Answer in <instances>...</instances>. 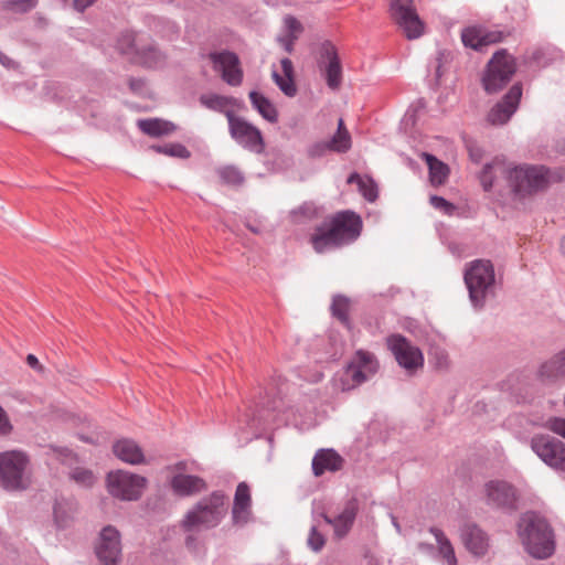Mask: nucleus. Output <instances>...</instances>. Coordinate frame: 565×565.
Masks as SVG:
<instances>
[{
    "label": "nucleus",
    "mask_w": 565,
    "mask_h": 565,
    "mask_svg": "<svg viewBox=\"0 0 565 565\" xmlns=\"http://www.w3.org/2000/svg\"><path fill=\"white\" fill-rule=\"evenodd\" d=\"M225 514V497L221 491H214L185 513L181 526L185 532L210 530L217 526Z\"/></svg>",
    "instance_id": "5"
},
{
    "label": "nucleus",
    "mask_w": 565,
    "mask_h": 565,
    "mask_svg": "<svg viewBox=\"0 0 565 565\" xmlns=\"http://www.w3.org/2000/svg\"><path fill=\"white\" fill-rule=\"evenodd\" d=\"M362 231L360 215L341 211L324 220L310 236L312 248L318 254L338 249L358 239Z\"/></svg>",
    "instance_id": "2"
},
{
    "label": "nucleus",
    "mask_w": 565,
    "mask_h": 565,
    "mask_svg": "<svg viewBox=\"0 0 565 565\" xmlns=\"http://www.w3.org/2000/svg\"><path fill=\"white\" fill-rule=\"evenodd\" d=\"M532 450L550 467L565 470V445L550 435H536L531 439Z\"/></svg>",
    "instance_id": "12"
},
{
    "label": "nucleus",
    "mask_w": 565,
    "mask_h": 565,
    "mask_svg": "<svg viewBox=\"0 0 565 565\" xmlns=\"http://www.w3.org/2000/svg\"><path fill=\"white\" fill-rule=\"evenodd\" d=\"M487 501L493 507L510 508L515 501L514 488L502 480H491L486 483Z\"/></svg>",
    "instance_id": "19"
},
{
    "label": "nucleus",
    "mask_w": 565,
    "mask_h": 565,
    "mask_svg": "<svg viewBox=\"0 0 565 565\" xmlns=\"http://www.w3.org/2000/svg\"><path fill=\"white\" fill-rule=\"evenodd\" d=\"M129 85L132 90H138L141 87L142 82L140 79H130Z\"/></svg>",
    "instance_id": "56"
},
{
    "label": "nucleus",
    "mask_w": 565,
    "mask_h": 565,
    "mask_svg": "<svg viewBox=\"0 0 565 565\" xmlns=\"http://www.w3.org/2000/svg\"><path fill=\"white\" fill-rule=\"evenodd\" d=\"M153 149L170 157L188 159L190 158V151L181 143H168L164 146H154Z\"/></svg>",
    "instance_id": "38"
},
{
    "label": "nucleus",
    "mask_w": 565,
    "mask_h": 565,
    "mask_svg": "<svg viewBox=\"0 0 565 565\" xmlns=\"http://www.w3.org/2000/svg\"><path fill=\"white\" fill-rule=\"evenodd\" d=\"M146 482V478L121 470L109 472L107 477L109 493L126 501L138 500L142 494Z\"/></svg>",
    "instance_id": "9"
},
{
    "label": "nucleus",
    "mask_w": 565,
    "mask_h": 565,
    "mask_svg": "<svg viewBox=\"0 0 565 565\" xmlns=\"http://www.w3.org/2000/svg\"><path fill=\"white\" fill-rule=\"evenodd\" d=\"M200 103L210 110L224 114L227 119L228 114L235 115L232 109L235 104V99L233 97L218 94H203L200 96Z\"/></svg>",
    "instance_id": "29"
},
{
    "label": "nucleus",
    "mask_w": 565,
    "mask_h": 565,
    "mask_svg": "<svg viewBox=\"0 0 565 565\" xmlns=\"http://www.w3.org/2000/svg\"><path fill=\"white\" fill-rule=\"evenodd\" d=\"M468 152H469L470 159L473 162H476V163H479L482 160V158H483V150H482V148H480L476 143L468 145Z\"/></svg>",
    "instance_id": "51"
},
{
    "label": "nucleus",
    "mask_w": 565,
    "mask_h": 565,
    "mask_svg": "<svg viewBox=\"0 0 565 565\" xmlns=\"http://www.w3.org/2000/svg\"><path fill=\"white\" fill-rule=\"evenodd\" d=\"M429 532L436 540L439 555L446 561L448 565H457L455 550L445 533L438 527H430Z\"/></svg>",
    "instance_id": "33"
},
{
    "label": "nucleus",
    "mask_w": 565,
    "mask_h": 565,
    "mask_svg": "<svg viewBox=\"0 0 565 565\" xmlns=\"http://www.w3.org/2000/svg\"><path fill=\"white\" fill-rule=\"evenodd\" d=\"M435 365L443 370L449 365L448 354L444 350H436L434 352Z\"/></svg>",
    "instance_id": "50"
},
{
    "label": "nucleus",
    "mask_w": 565,
    "mask_h": 565,
    "mask_svg": "<svg viewBox=\"0 0 565 565\" xmlns=\"http://www.w3.org/2000/svg\"><path fill=\"white\" fill-rule=\"evenodd\" d=\"M10 62V58L0 52V63L4 66H7Z\"/></svg>",
    "instance_id": "57"
},
{
    "label": "nucleus",
    "mask_w": 565,
    "mask_h": 565,
    "mask_svg": "<svg viewBox=\"0 0 565 565\" xmlns=\"http://www.w3.org/2000/svg\"><path fill=\"white\" fill-rule=\"evenodd\" d=\"M231 137L244 149L260 154L265 150V141L260 130L246 119L228 114Z\"/></svg>",
    "instance_id": "10"
},
{
    "label": "nucleus",
    "mask_w": 565,
    "mask_h": 565,
    "mask_svg": "<svg viewBox=\"0 0 565 565\" xmlns=\"http://www.w3.org/2000/svg\"><path fill=\"white\" fill-rule=\"evenodd\" d=\"M499 175L504 177L509 185V193L514 199H523L545 189L550 181V171L543 166H514L509 167L500 158L484 164L479 179L484 191H491L497 184Z\"/></svg>",
    "instance_id": "1"
},
{
    "label": "nucleus",
    "mask_w": 565,
    "mask_h": 565,
    "mask_svg": "<svg viewBox=\"0 0 565 565\" xmlns=\"http://www.w3.org/2000/svg\"><path fill=\"white\" fill-rule=\"evenodd\" d=\"M298 35L296 34H287L278 39L279 43L284 46L287 53H291L294 50V43L297 40Z\"/></svg>",
    "instance_id": "52"
},
{
    "label": "nucleus",
    "mask_w": 565,
    "mask_h": 565,
    "mask_svg": "<svg viewBox=\"0 0 565 565\" xmlns=\"http://www.w3.org/2000/svg\"><path fill=\"white\" fill-rule=\"evenodd\" d=\"M97 0H73V8L78 12H84L88 7L93 6Z\"/></svg>",
    "instance_id": "53"
},
{
    "label": "nucleus",
    "mask_w": 565,
    "mask_h": 565,
    "mask_svg": "<svg viewBox=\"0 0 565 565\" xmlns=\"http://www.w3.org/2000/svg\"><path fill=\"white\" fill-rule=\"evenodd\" d=\"M391 519H392V523H393L394 527L397 530V532H401V525L397 522V519L393 514L391 515Z\"/></svg>",
    "instance_id": "58"
},
{
    "label": "nucleus",
    "mask_w": 565,
    "mask_h": 565,
    "mask_svg": "<svg viewBox=\"0 0 565 565\" xmlns=\"http://www.w3.org/2000/svg\"><path fill=\"white\" fill-rule=\"evenodd\" d=\"M379 363L373 353L359 350L352 363L344 372L345 380H351L352 384L343 386L342 390H350L365 382L370 376L377 372Z\"/></svg>",
    "instance_id": "15"
},
{
    "label": "nucleus",
    "mask_w": 565,
    "mask_h": 565,
    "mask_svg": "<svg viewBox=\"0 0 565 565\" xmlns=\"http://www.w3.org/2000/svg\"><path fill=\"white\" fill-rule=\"evenodd\" d=\"M38 0H8L3 2V8L17 13H25L35 8Z\"/></svg>",
    "instance_id": "41"
},
{
    "label": "nucleus",
    "mask_w": 565,
    "mask_h": 565,
    "mask_svg": "<svg viewBox=\"0 0 565 565\" xmlns=\"http://www.w3.org/2000/svg\"><path fill=\"white\" fill-rule=\"evenodd\" d=\"M71 478L83 487H92L95 482V477L90 470L84 468H76L72 471Z\"/></svg>",
    "instance_id": "42"
},
{
    "label": "nucleus",
    "mask_w": 565,
    "mask_h": 565,
    "mask_svg": "<svg viewBox=\"0 0 565 565\" xmlns=\"http://www.w3.org/2000/svg\"><path fill=\"white\" fill-rule=\"evenodd\" d=\"M503 38L500 31H486L482 29V49L490 44L499 43Z\"/></svg>",
    "instance_id": "47"
},
{
    "label": "nucleus",
    "mask_w": 565,
    "mask_h": 565,
    "mask_svg": "<svg viewBox=\"0 0 565 565\" xmlns=\"http://www.w3.org/2000/svg\"><path fill=\"white\" fill-rule=\"evenodd\" d=\"M328 143L331 151L347 152L351 148V136L349 131L337 132Z\"/></svg>",
    "instance_id": "39"
},
{
    "label": "nucleus",
    "mask_w": 565,
    "mask_h": 565,
    "mask_svg": "<svg viewBox=\"0 0 565 565\" xmlns=\"http://www.w3.org/2000/svg\"><path fill=\"white\" fill-rule=\"evenodd\" d=\"M222 181L230 185H241L244 182L242 172L233 166L224 167L218 170Z\"/></svg>",
    "instance_id": "40"
},
{
    "label": "nucleus",
    "mask_w": 565,
    "mask_h": 565,
    "mask_svg": "<svg viewBox=\"0 0 565 565\" xmlns=\"http://www.w3.org/2000/svg\"><path fill=\"white\" fill-rule=\"evenodd\" d=\"M359 511L356 499H350L345 502L343 510L335 516L331 518L323 514L326 523L333 526L334 535L339 539L344 537L351 530Z\"/></svg>",
    "instance_id": "17"
},
{
    "label": "nucleus",
    "mask_w": 565,
    "mask_h": 565,
    "mask_svg": "<svg viewBox=\"0 0 565 565\" xmlns=\"http://www.w3.org/2000/svg\"><path fill=\"white\" fill-rule=\"evenodd\" d=\"M429 202L436 210H439L447 215H451L456 209L452 203L438 195H431L429 198Z\"/></svg>",
    "instance_id": "43"
},
{
    "label": "nucleus",
    "mask_w": 565,
    "mask_h": 565,
    "mask_svg": "<svg viewBox=\"0 0 565 565\" xmlns=\"http://www.w3.org/2000/svg\"><path fill=\"white\" fill-rule=\"evenodd\" d=\"M285 26L288 31V34H298L302 31L301 23L292 15H287L284 19Z\"/></svg>",
    "instance_id": "49"
},
{
    "label": "nucleus",
    "mask_w": 565,
    "mask_h": 565,
    "mask_svg": "<svg viewBox=\"0 0 565 565\" xmlns=\"http://www.w3.org/2000/svg\"><path fill=\"white\" fill-rule=\"evenodd\" d=\"M482 28L469 26L462 30L461 40L465 46H469L473 50H482Z\"/></svg>",
    "instance_id": "36"
},
{
    "label": "nucleus",
    "mask_w": 565,
    "mask_h": 565,
    "mask_svg": "<svg viewBox=\"0 0 565 565\" xmlns=\"http://www.w3.org/2000/svg\"><path fill=\"white\" fill-rule=\"evenodd\" d=\"M13 426L9 419L6 411L0 406V436H8L11 434Z\"/></svg>",
    "instance_id": "48"
},
{
    "label": "nucleus",
    "mask_w": 565,
    "mask_h": 565,
    "mask_svg": "<svg viewBox=\"0 0 565 565\" xmlns=\"http://www.w3.org/2000/svg\"><path fill=\"white\" fill-rule=\"evenodd\" d=\"M189 535L185 537V546L189 550H196L198 541L196 537L192 534L193 532H188Z\"/></svg>",
    "instance_id": "55"
},
{
    "label": "nucleus",
    "mask_w": 565,
    "mask_h": 565,
    "mask_svg": "<svg viewBox=\"0 0 565 565\" xmlns=\"http://www.w3.org/2000/svg\"><path fill=\"white\" fill-rule=\"evenodd\" d=\"M321 57L327 58L324 67L327 84L331 89H337L341 85L342 70L334 46L327 42L322 45Z\"/></svg>",
    "instance_id": "22"
},
{
    "label": "nucleus",
    "mask_w": 565,
    "mask_h": 565,
    "mask_svg": "<svg viewBox=\"0 0 565 565\" xmlns=\"http://www.w3.org/2000/svg\"><path fill=\"white\" fill-rule=\"evenodd\" d=\"M545 426L553 433L565 438V418L551 417Z\"/></svg>",
    "instance_id": "46"
},
{
    "label": "nucleus",
    "mask_w": 565,
    "mask_h": 565,
    "mask_svg": "<svg viewBox=\"0 0 565 565\" xmlns=\"http://www.w3.org/2000/svg\"><path fill=\"white\" fill-rule=\"evenodd\" d=\"M209 58L214 71L220 73L222 79L230 86H239L243 82V70L236 53L223 50L211 52Z\"/></svg>",
    "instance_id": "14"
},
{
    "label": "nucleus",
    "mask_w": 565,
    "mask_h": 565,
    "mask_svg": "<svg viewBox=\"0 0 565 565\" xmlns=\"http://www.w3.org/2000/svg\"><path fill=\"white\" fill-rule=\"evenodd\" d=\"M537 379L544 384L565 382V349L540 365Z\"/></svg>",
    "instance_id": "18"
},
{
    "label": "nucleus",
    "mask_w": 565,
    "mask_h": 565,
    "mask_svg": "<svg viewBox=\"0 0 565 565\" xmlns=\"http://www.w3.org/2000/svg\"><path fill=\"white\" fill-rule=\"evenodd\" d=\"M463 543L476 556H483L489 547L487 534L476 525L467 526L462 533Z\"/></svg>",
    "instance_id": "26"
},
{
    "label": "nucleus",
    "mask_w": 565,
    "mask_h": 565,
    "mask_svg": "<svg viewBox=\"0 0 565 565\" xmlns=\"http://www.w3.org/2000/svg\"><path fill=\"white\" fill-rule=\"evenodd\" d=\"M137 126L150 137L169 136L177 129L173 122L160 118L139 119Z\"/></svg>",
    "instance_id": "28"
},
{
    "label": "nucleus",
    "mask_w": 565,
    "mask_h": 565,
    "mask_svg": "<svg viewBox=\"0 0 565 565\" xmlns=\"http://www.w3.org/2000/svg\"><path fill=\"white\" fill-rule=\"evenodd\" d=\"M561 250H562L563 255H565V235L563 236V238L561 241Z\"/></svg>",
    "instance_id": "60"
},
{
    "label": "nucleus",
    "mask_w": 565,
    "mask_h": 565,
    "mask_svg": "<svg viewBox=\"0 0 565 565\" xmlns=\"http://www.w3.org/2000/svg\"><path fill=\"white\" fill-rule=\"evenodd\" d=\"M515 73L514 58L504 50L498 51L489 61L482 78L483 87L489 93L500 90Z\"/></svg>",
    "instance_id": "7"
},
{
    "label": "nucleus",
    "mask_w": 565,
    "mask_h": 565,
    "mask_svg": "<svg viewBox=\"0 0 565 565\" xmlns=\"http://www.w3.org/2000/svg\"><path fill=\"white\" fill-rule=\"evenodd\" d=\"M120 532L113 525L102 529L95 553L102 565H118L122 555Z\"/></svg>",
    "instance_id": "13"
},
{
    "label": "nucleus",
    "mask_w": 565,
    "mask_h": 565,
    "mask_svg": "<svg viewBox=\"0 0 565 565\" xmlns=\"http://www.w3.org/2000/svg\"><path fill=\"white\" fill-rule=\"evenodd\" d=\"M250 492L245 482H241L235 491L232 510L233 522L238 525L246 524L250 519Z\"/></svg>",
    "instance_id": "21"
},
{
    "label": "nucleus",
    "mask_w": 565,
    "mask_h": 565,
    "mask_svg": "<svg viewBox=\"0 0 565 565\" xmlns=\"http://www.w3.org/2000/svg\"><path fill=\"white\" fill-rule=\"evenodd\" d=\"M28 465L29 458L21 450L0 452V487L9 491L25 489Z\"/></svg>",
    "instance_id": "6"
},
{
    "label": "nucleus",
    "mask_w": 565,
    "mask_h": 565,
    "mask_svg": "<svg viewBox=\"0 0 565 565\" xmlns=\"http://www.w3.org/2000/svg\"><path fill=\"white\" fill-rule=\"evenodd\" d=\"M170 486L173 492L180 497L194 495L206 489V482L202 478L183 473L172 477Z\"/></svg>",
    "instance_id": "24"
},
{
    "label": "nucleus",
    "mask_w": 565,
    "mask_h": 565,
    "mask_svg": "<svg viewBox=\"0 0 565 565\" xmlns=\"http://www.w3.org/2000/svg\"><path fill=\"white\" fill-rule=\"evenodd\" d=\"M420 158L425 160L429 170V179L433 185H441L446 182L449 168L443 161L438 160L435 156L423 152Z\"/></svg>",
    "instance_id": "30"
},
{
    "label": "nucleus",
    "mask_w": 565,
    "mask_h": 565,
    "mask_svg": "<svg viewBox=\"0 0 565 565\" xmlns=\"http://www.w3.org/2000/svg\"><path fill=\"white\" fill-rule=\"evenodd\" d=\"M284 76L277 71H273L271 77L279 89L288 97H294L297 94V87L294 79V65L292 62L285 57L280 61Z\"/></svg>",
    "instance_id": "27"
},
{
    "label": "nucleus",
    "mask_w": 565,
    "mask_h": 565,
    "mask_svg": "<svg viewBox=\"0 0 565 565\" xmlns=\"http://www.w3.org/2000/svg\"><path fill=\"white\" fill-rule=\"evenodd\" d=\"M522 96V86L514 84L504 95L502 100L498 103L488 114V120L492 125H503L518 109Z\"/></svg>",
    "instance_id": "16"
},
{
    "label": "nucleus",
    "mask_w": 565,
    "mask_h": 565,
    "mask_svg": "<svg viewBox=\"0 0 565 565\" xmlns=\"http://www.w3.org/2000/svg\"><path fill=\"white\" fill-rule=\"evenodd\" d=\"M391 17L408 40L420 38L425 24L416 12L413 0H391Z\"/></svg>",
    "instance_id": "8"
},
{
    "label": "nucleus",
    "mask_w": 565,
    "mask_h": 565,
    "mask_svg": "<svg viewBox=\"0 0 565 565\" xmlns=\"http://www.w3.org/2000/svg\"><path fill=\"white\" fill-rule=\"evenodd\" d=\"M114 454L122 461L130 465L145 462V455L139 445L132 439H120L114 446Z\"/></svg>",
    "instance_id": "25"
},
{
    "label": "nucleus",
    "mask_w": 565,
    "mask_h": 565,
    "mask_svg": "<svg viewBox=\"0 0 565 565\" xmlns=\"http://www.w3.org/2000/svg\"><path fill=\"white\" fill-rule=\"evenodd\" d=\"M146 34L125 31L118 35L115 43L117 52L132 62H136L140 54L141 45H143Z\"/></svg>",
    "instance_id": "23"
},
{
    "label": "nucleus",
    "mask_w": 565,
    "mask_h": 565,
    "mask_svg": "<svg viewBox=\"0 0 565 565\" xmlns=\"http://www.w3.org/2000/svg\"><path fill=\"white\" fill-rule=\"evenodd\" d=\"M319 216V209L313 202H305L289 212L290 222L306 224Z\"/></svg>",
    "instance_id": "35"
},
{
    "label": "nucleus",
    "mask_w": 565,
    "mask_h": 565,
    "mask_svg": "<svg viewBox=\"0 0 565 565\" xmlns=\"http://www.w3.org/2000/svg\"><path fill=\"white\" fill-rule=\"evenodd\" d=\"M348 183H356L359 192L369 202H374L377 199V186L372 178L354 172L349 175Z\"/></svg>",
    "instance_id": "34"
},
{
    "label": "nucleus",
    "mask_w": 565,
    "mask_h": 565,
    "mask_svg": "<svg viewBox=\"0 0 565 565\" xmlns=\"http://www.w3.org/2000/svg\"><path fill=\"white\" fill-rule=\"evenodd\" d=\"M140 54H138L136 62L142 64L147 67H156L161 64L164 60V56L156 46V44L151 41V39L147 35L141 45Z\"/></svg>",
    "instance_id": "31"
},
{
    "label": "nucleus",
    "mask_w": 565,
    "mask_h": 565,
    "mask_svg": "<svg viewBox=\"0 0 565 565\" xmlns=\"http://www.w3.org/2000/svg\"><path fill=\"white\" fill-rule=\"evenodd\" d=\"M439 68H440V66H438V67H437V71H436V75H437L438 77L440 76Z\"/></svg>",
    "instance_id": "62"
},
{
    "label": "nucleus",
    "mask_w": 565,
    "mask_h": 565,
    "mask_svg": "<svg viewBox=\"0 0 565 565\" xmlns=\"http://www.w3.org/2000/svg\"><path fill=\"white\" fill-rule=\"evenodd\" d=\"M324 536L317 531L316 526H312L308 536V545L315 551L319 552L324 546Z\"/></svg>",
    "instance_id": "44"
},
{
    "label": "nucleus",
    "mask_w": 565,
    "mask_h": 565,
    "mask_svg": "<svg viewBox=\"0 0 565 565\" xmlns=\"http://www.w3.org/2000/svg\"><path fill=\"white\" fill-rule=\"evenodd\" d=\"M328 151H331L328 141H318L310 145L307 149V153L310 158H319L324 156Z\"/></svg>",
    "instance_id": "45"
},
{
    "label": "nucleus",
    "mask_w": 565,
    "mask_h": 565,
    "mask_svg": "<svg viewBox=\"0 0 565 565\" xmlns=\"http://www.w3.org/2000/svg\"><path fill=\"white\" fill-rule=\"evenodd\" d=\"M519 535L530 555L544 559L555 551L554 533L547 521L536 513H525L519 522Z\"/></svg>",
    "instance_id": "3"
},
{
    "label": "nucleus",
    "mask_w": 565,
    "mask_h": 565,
    "mask_svg": "<svg viewBox=\"0 0 565 565\" xmlns=\"http://www.w3.org/2000/svg\"><path fill=\"white\" fill-rule=\"evenodd\" d=\"M64 2H67V0H63Z\"/></svg>",
    "instance_id": "63"
},
{
    "label": "nucleus",
    "mask_w": 565,
    "mask_h": 565,
    "mask_svg": "<svg viewBox=\"0 0 565 565\" xmlns=\"http://www.w3.org/2000/svg\"><path fill=\"white\" fill-rule=\"evenodd\" d=\"M343 458L333 449H319L312 459V472L316 477L326 471L335 472L342 469Z\"/></svg>",
    "instance_id": "20"
},
{
    "label": "nucleus",
    "mask_w": 565,
    "mask_h": 565,
    "mask_svg": "<svg viewBox=\"0 0 565 565\" xmlns=\"http://www.w3.org/2000/svg\"><path fill=\"white\" fill-rule=\"evenodd\" d=\"M249 99L253 107L258 114L269 122H276L278 120V113L274 104L258 92H250Z\"/></svg>",
    "instance_id": "32"
},
{
    "label": "nucleus",
    "mask_w": 565,
    "mask_h": 565,
    "mask_svg": "<svg viewBox=\"0 0 565 565\" xmlns=\"http://www.w3.org/2000/svg\"><path fill=\"white\" fill-rule=\"evenodd\" d=\"M26 363L33 370H36L39 372L43 371V366L41 365V363L39 362L38 358L34 354H29L26 356Z\"/></svg>",
    "instance_id": "54"
},
{
    "label": "nucleus",
    "mask_w": 565,
    "mask_h": 565,
    "mask_svg": "<svg viewBox=\"0 0 565 565\" xmlns=\"http://www.w3.org/2000/svg\"><path fill=\"white\" fill-rule=\"evenodd\" d=\"M430 547H431L430 545H427V544H424V543L419 544V548H430Z\"/></svg>",
    "instance_id": "61"
},
{
    "label": "nucleus",
    "mask_w": 565,
    "mask_h": 565,
    "mask_svg": "<svg viewBox=\"0 0 565 565\" xmlns=\"http://www.w3.org/2000/svg\"><path fill=\"white\" fill-rule=\"evenodd\" d=\"M341 131H348L344 127L343 119H339V122H338V131L337 132H341Z\"/></svg>",
    "instance_id": "59"
},
{
    "label": "nucleus",
    "mask_w": 565,
    "mask_h": 565,
    "mask_svg": "<svg viewBox=\"0 0 565 565\" xmlns=\"http://www.w3.org/2000/svg\"><path fill=\"white\" fill-rule=\"evenodd\" d=\"M463 281L469 300L477 310L482 309L495 291L494 266L489 259H475L466 264Z\"/></svg>",
    "instance_id": "4"
},
{
    "label": "nucleus",
    "mask_w": 565,
    "mask_h": 565,
    "mask_svg": "<svg viewBox=\"0 0 565 565\" xmlns=\"http://www.w3.org/2000/svg\"><path fill=\"white\" fill-rule=\"evenodd\" d=\"M387 348L396 362L407 373L413 374L424 365V355L419 348L412 344L401 334H392L386 339Z\"/></svg>",
    "instance_id": "11"
},
{
    "label": "nucleus",
    "mask_w": 565,
    "mask_h": 565,
    "mask_svg": "<svg viewBox=\"0 0 565 565\" xmlns=\"http://www.w3.org/2000/svg\"><path fill=\"white\" fill-rule=\"evenodd\" d=\"M349 309H350V300L344 296H335L333 297L331 311L332 315L339 319L343 324H349Z\"/></svg>",
    "instance_id": "37"
}]
</instances>
